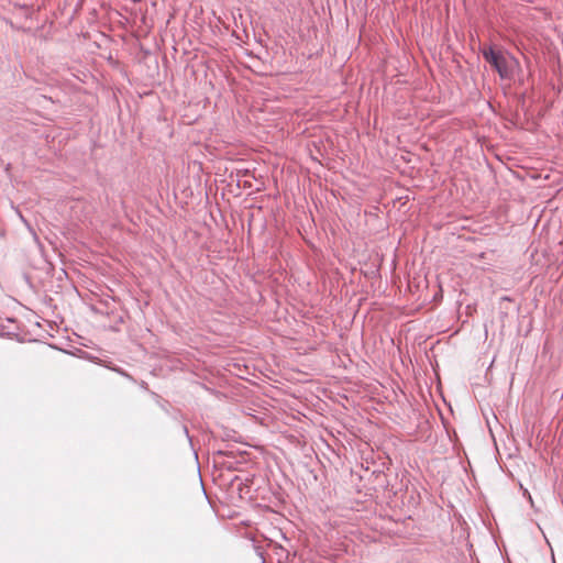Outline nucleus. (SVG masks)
<instances>
[{
    "instance_id": "nucleus-1",
    "label": "nucleus",
    "mask_w": 563,
    "mask_h": 563,
    "mask_svg": "<svg viewBox=\"0 0 563 563\" xmlns=\"http://www.w3.org/2000/svg\"><path fill=\"white\" fill-rule=\"evenodd\" d=\"M518 69L519 63L514 56L495 49V71L498 73L500 79L504 81L501 87L505 92L507 87H509L515 79Z\"/></svg>"
},
{
    "instance_id": "nucleus-2",
    "label": "nucleus",
    "mask_w": 563,
    "mask_h": 563,
    "mask_svg": "<svg viewBox=\"0 0 563 563\" xmlns=\"http://www.w3.org/2000/svg\"><path fill=\"white\" fill-rule=\"evenodd\" d=\"M484 57L489 64L493 65V46H487L484 49Z\"/></svg>"
},
{
    "instance_id": "nucleus-3",
    "label": "nucleus",
    "mask_w": 563,
    "mask_h": 563,
    "mask_svg": "<svg viewBox=\"0 0 563 563\" xmlns=\"http://www.w3.org/2000/svg\"><path fill=\"white\" fill-rule=\"evenodd\" d=\"M501 300L510 302V300L507 297H503Z\"/></svg>"
}]
</instances>
